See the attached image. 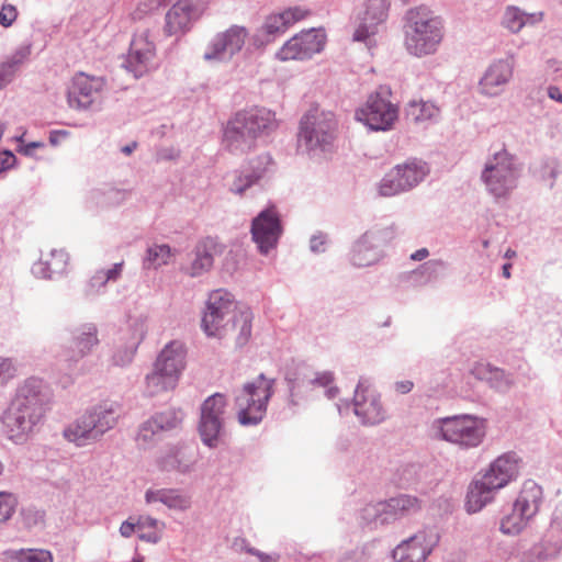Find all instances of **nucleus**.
I'll list each match as a JSON object with an SVG mask.
<instances>
[{
  "mask_svg": "<svg viewBox=\"0 0 562 562\" xmlns=\"http://www.w3.org/2000/svg\"><path fill=\"white\" fill-rule=\"evenodd\" d=\"M277 126L274 113L266 108L239 111L224 128L223 145L232 154H245L258 140L268 137Z\"/></svg>",
  "mask_w": 562,
  "mask_h": 562,
  "instance_id": "f257e3e1",
  "label": "nucleus"
},
{
  "mask_svg": "<svg viewBox=\"0 0 562 562\" xmlns=\"http://www.w3.org/2000/svg\"><path fill=\"white\" fill-rule=\"evenodd\" d=\"M404 47L414 57L435 54L445 35L440 16L429 8L419 5L407 10L403 16Z\"/></svg>",
  "mask_w": 562,
  "mask_h": 562,
  "instance_id": "f03ea898",
  "label": "nucleus"
},
{
  "mask_svg": "<svg viewBox=\"0 0 562 562\" xmlns=\"http://www.w3.org/2000/svg\"><path fill=\"white\" fill-rule=\"evenodd\" d=\"M518 462L519 458L515 452H506L495 459L482 479L470 485L467 495L468 512H480L492 502L495 492L516 480L519 474Z\"/></svg>",
  "mask_w": 562,
  "mask_h": 562,
  "instance_id": "7ed1b4c3",
  "label": "nucleus"
},
{
  "mask_svg": "<svg viewBox=\"0 0 562 562\" xmlns=\"http://www.w3.org/2000/svg\"><path fill=\"white\" fill-rule=\"evenodd\" d=\"M121 416L120 405L104 402L87 409L63 431L65 439L77 447H86L99 441L113 429Z\"/></svg>",
  "mask_w": 562,
  "mask_h": 562,
  "instance_id": "20e7f679",
  "label": "nucleus"
},
{
  "mask_svg": "<svg viewBox=\"0 0 562 562\" xmlns=\"http://www.w3.org/2000/svg\"><path fill=\"white\" fill-rule=\"evenodd\" d=\"M337 121L330 111L312 108L300 121L299 148L311 156L330 150L336 138Z\"/></svg>",
  "mask_w": 562,
  "mask_h": 562,
  "instance_id": "39448f33",
  "label": "nucleus"
},
{
  "mask_svg": "<svg viewBox=\"0 0 562 562\" xmlns=\"http://www.w3.org/2000/svg\"><path fill=\"white\" fill-rule=\"evenodd\" d=\"M486 420L471 414L437 418L431 424L434 436L463 449L479 447L486 434Z\"/></svg>",
  "mask_w": 562,
  "mask_h": 562,
  "instance_id": "423d86ee",
  "label": "nucleus"
},
{
  "mask_svg": "<svg viewBox=\"0 0 562 562\" xmlns=\"http://www.w3.org/2000/svg\"><path fill=\"white\" fill-rule=\"evenodd\" d=\"M274 379H268L260 373L254 381L245 383L236 391L235 406L241 426H257L262 422L274 393Z\"/></svg>",
  "mask_w": 562,
  "mask_h": 562,
  "instance_id": "0eeeda50",
  "label": "nucleus"
},
{
  "mask_svg": "<svg viewBox=\"0 0 562 562\" xmlns=\"http://www.w3.org/2000/svg\"><path fill=\"white\" fill-rule=\"evenodd\" d=\"M184 367V345L179 340L170 341L158 355L154 370L146 375V393L155 396L173 390Z\"/></svg>",
  "mask_w": 562,
  "mask_h": 562,
  "instance_id": "6e6552de",
  "label": "nucleus"
},
{
  "mask_svg": "<svg viewBox=\"0 0 562 562\" xmlns=\"http://www.w3.org/2000/svg\"><path fill=\"white\" fill-rule=\"evenodd\" d=\"M519 167L516 158L502 149L490 158L482 171L481 179L486 190L495 198H504L517 187Z\"/></svg>",
  "mask_w": 562,
  "mask_h": 562,
  "instance_id": "1a4fd4ad",
  "label": "nucleus"
},
{
  "mask_svg": "<svg viewBox=\"0 0 562 562\" xmlns=\"http://www.w3.org/2000/svg\"><path fill=\"white\" fill-rule=\"evenodd\" d=\"M391 90L382 86L371 93L366 103L355 112V119L369 131L386 132L392 130L398 117V108L390 100Z\"/></svg>",
  "mask_w": 562,
  "mask_h": 562,
  "instance_id": "9d476101",
  "label": "nucleus"
},
{
  "mask_svg": "<svg viewBox=\"0 0 562 562\" xmlns=\"http://www.w3.org/2000/svg\"><path fill=\"white\" fill-rule=\"evenodd\" d=\"M226 398L221 393L209 396L201 404L198 432L204 446L217 448L226 435Z\"/></svg>",
  "mask_w": 562,
  "mask_h": 562,
  "instance_id": "9b49d317",
  "label": "nucleus"
},
{
  "mask_svg": "<svg viewBox=\"0 0 562 562\" xmlns=\"http://www.w3.org/2000/svg\"><path fill=\"white\" fill-rule=\"evenodd\" d=\"M251 321L252 314L248 310L232 315L229 312L207 308V306H205L201 327L209 337H223L227 331L229 322H233V327L239 328L238 335L236 337V345L238 347H243L250 338Z\"/></svg>",
  "mask_w": 562,
  "mask_h": 562,
  "instance_id": "f8f14e48",
  "label": "nucleus"
},
{
  "mask_svg": "<svg viewBox=\"0 0 562 562\" xmlns=\"http://www.w3.org/2000/svg\"><path fill=\"white\" fill-rule=\"evenodd\" d=\"M429 173L426 162L412 159L402 165H396L381 179L379 193L382 196H394L418 186Z\"/></svg>",
  "mask_w": 562,
  "mask_h": 562,
  "instance_id": "ddd939ff",
  "label": "nucleus"
},
{
  "mask_svg": "<svg viewBox=\"0 0 562 562\" xmlns=\"http://www.w3.org/2000/svg\"><path fill=\"white\" fill-rule=\"evenodd\" d=\"M351 404L355 415L363 425L374 426L386 419V411L381 403L380 395L369 390L366 379L359 380ZM336 406L339 414L342 415L344 409H348L350 403L340 401Z\"/></svg>",
  "mask_w": 562,
  "mask_h": 562,
  "instance_id": "4468645a",
  "label": "nucleus"
},
{
  "mask_svg": "<svg viewBox=\"0 0 562 562\" xmlns=\"http://www.w3.org/2000/svg\"><path fill=\"white\" fill-rule=\"evenodd\" d=\"M250 233L261 255H268L277 247L283 227L274 205L263 209L252 218Z\"/></svg>",
  "mask_w": 562,
  "mask_h": 562,
  "instance_id": "2eb2a0df",
  "label": "nucleus"
},
{
  "mask_svg": "<svg viewBox=\"0 0 562 562\" xmlns=\"http://www.w3.org/2000/svg\"><path fill=\"white\" fill-rule=\"evenodd\" d=\"M245 26L232 25L224 32H218L209 42L203 58L206 61L228 63L238 54L248 37Z\"/></svg>",
  "mask_w": 562,
  "mask_h": 562,
  "instance_id": "dca6fc26",
  "label": "nucleus"
},
{
  "mask_svg": "<svg viewBox=\"0 0 562 562\" xmlns=\"http://www.w3.org/2000/svg\"><path fill=\"white\" fill-rule=\"evenodd\" d=\"M420 509V501L413 495L400 494L385 502L368 505L363 509L364 518H372L375 524H389L401 517L412 515Z\"/></svg>",
  "mask_w": 562,
  "mask_h": 562,
  "instance_id": "f3484780",
  "label": "nucleus"
},
{
  "mask_svg": "<svg viewBox=\"0 0 562 562\" xmlns=\"http://www.w3.org/2000/svg\"><path fill=\"white\" fill-rule=\"evenodd\" d=\"M440 536L435 528H425L406 540L394 550V562H425L439 543Z\"/></svg>",
  "mask_w": 562,
  "mask_h": 562,
  "instance_id": "a211bd4d",
  "label": "nucleus"
},
{
  "mask_svg": "<svg viewBox=\"0 0 562 562\" xmlns=\"http://www.w3.org/2000/svg\"><path fill=\"white\" fill-rule=\"evenodd\" d=\"M326 35L322 29L303 31L289 41L277 53L280 60H304L323 50Z\"/></svg>",
  "mask_w": 562,
  "mask_h": 562,
  "instance_id": "6ab92c4d",
  "label": "nucleus"
},
{
  "mask_svg": "<svg viewBox=\"0 0 562 562\" xmlns=\"http://www.w3.org/2000/svg\"><path fill=\"white\" fill-rule=\"evenodd\" d=\"M41 416L11 402L1 420L4 436L15 445L27 441L30 434L41 420Z\"/></svg>",
  "mask_w": 562,
  "mask_h": 562,
  "instance_id": "aec40b11",
  "label": "nucleus"
},
{
  "mask_svg": "<svg viewBox=\"0 0 562 562\" xmlns=\"http://www.w3.org/2000/svg\"><path fill=\"white\" fill-rule=\"evenodd\" d=\"M562 550V504H559L543 539L524 552L525 562L544 561L555 558Z\"/></svg>",
  "mask_w": 562,
  "mask_h": 562,
  "instance_id": "412c9836",
  "label": "nucleus"
},
{
  "mask_svg": "<svg viewBox=\"0 0 562 562\" xmlns=\"http://www.w3.org/2000/svg\"><path fill=\"white\" fill-rule=\"evenodd\" d=\"M103 88L104 80L101 77L83 72L76 75L67 92L69 106L77 110L92 109L99 101Z\"/></svg>",
  "mask_w": 562,
  "mask_h": 562,
  "instance_id": "4be33fe9",
  "label": "nucleus"
},
{
  "mask_svg": "<svg viewBox=\"0 0 562 562\" xmlns=\"http://www.w3.org/2000/svg\"><path fill=\"white\" fill-rule=\"evenodd\" d=\"M72 347H66L58 356L67 369L74 368L99 344L98 329L92 323L82 324L70 331Z\"/></svg>",
  "mask_w": 562,
  "mask_h": 562,
  "instance_id": "5701e85b",
  "label": "nucleus"
},
{
  "mask_svg": "<svg viewBox=\"0 0 562 562\" xmlns=\"http://www.w3.org/2000/svg\"><path fill=\"white\" fill-rule=\"evenodd\" d=\"M50 401V391L44 380L35 376L27 378L16 389L12 403L43 417L45 407Z\"/></svg>",
  "mask_w": 562,
  "mask_h": 562,
  "instance_id": "b1692460",
  "label": "nucleus"
},
{
  "mask_svg": "<svg viewBox=\"0 0 562 562\" xmlns=\"http://www.w3.org/2000/svg\"><path fill=\"white\" fill-rule=\"evenodd\" d=\"M306 13L302 8L294 7L267 16L263 25L255 35V45L262 46L272 42L276 36L284 33L293 23L304 19Z\"/></svg>",
  "mask_w": 562,
  "mask_h": 562,
  "instance_id": "393cba45",
  "label": "nucleus"
},
{
  "mask_svg": "<svg viewBox=\"0 0 562 562\" xmlns=\"http://www.w3.org/2000/svg\"><path fill=\"white\" fill-rule=\"evenodd\" d=\"M154 57L155 45L144 32L132 40L124 66L135 78H139L149 70Z\"/></svg>",
  "mask_w": 562,
  "mask_h": 562,
  "instance_id": "a878e982",
  "label": "nucleus"
},
{
  "mask_svg": "<svg viewBox=\"0 0 562 562\" xmlns=\"http://www.w3.org/2000/svg\"><path fill=\"white\" fill-rule=\"evenodd\" d=\"M381 234L379 231L364 232L353 244L350 250V262L358 268L375 265L383 254L380 248Z\"/></svg>",
  "mask_w": 562,
  "mask_h": 562,
  "instance_id": "bb28decb",
  "label": "nucleus"
},
{
  "mask_svg": "<svg viewBox=\"0 0 562 562\" xmlns=\"http://www.w3.org/2000/svg\"><path fill=\"white\" fill-rule=\"evenodd\" d=\"M199 16V8L191 0H180L168 10L165 31L168 35L184 34Z\"/></svg>",
  "mask_w": 562,
  "mask_h": 562,
  "instance_id": "cd10ccee",
  "label": "nucleus"
},
{
  "mask_svg": "<svg viewBox=\"0 0 562 562\" xmlns=\"http://www.w3.org/2000/svg\"><path fill=\"white\" fill-rule=\"evenodd\" d=\"M284 380L288 385V405L296 407L312 390V369L301 362L286 369Z\"/></svg>",
  "mask_w": 562,
  "mask_h": 562,
  "instance_id": "c85d7f7f",
  "label": "nucleus"
},
{
  "mask_svg": "<svg viewBox=\"0 0 562 562\" xmlns=\"http://www.w3.org/2000/svg\"><path fill=\"white\" fill-rule=\"evenodd\" d=\"M183 413L176 409H167L154 415L144 422L138 429L137 441L140 445H149L160 431L176 428L182 420Z\"/></svg>",
  "mask_w": 562,
  "mask_h": 562,
  "instance_id": "c756f323",
  "label": "nucleus"
},
{
  "mask_svg": "<svg viewBox=\"0 0 562 562\" xmlns=\"http://www.w3.org/2000/svg\"><path fill=\"white\" fill-rule=\"evenodd\" d=\"M273 160L269 154H261L248 162L238 176H236L231 190L234 193L243 194L248 188L258 183L267 173L272 170Z\"/></svg>",
  "mask_w": 562,
  "mask_h": 562,
  "instance_id": "7c9ffc66",
  "label": "nucleus"
},
{
  "mask_svg": "<svg viewBox=\"0 0 562 562\" xmlns=\"http://www.w3.org/2000/svg\"><path fill=\"white\" fill-rule=\"evenodd\" d=\"M513 69L514 64L510 59L494 61L480 80L481 92L488 97L498 95L512 79Z\"/></svg>",
  "mask_w": 562,
  "mask_h": 562,
  "instance_id": "2f4dec72",
  "label": "nucleus"
},
{
  "mask_svg": "<svg viewBox=\"0 0 562 562\" xmlns=\"http://www.w3.org/2000/svg\"><path fill=\"white\" fill-rule=\"evenodd\" d=\"M389 8V0H368L364 15L353 33V40L366 42L370 36L374 35L378 25L386 20Z\"/></svg>",
  "mask_w": 562,
  "mask_h": 562,
  "instance_id": "473e14b6",
  "label": "nucleus"
},
{
  "mask_svg": "<svg viewBox=\"0 0 562 562\" xmlns=\"http://www.w3.org/2000/svg\"><path fill=\"white\" fill-rule=\"evenodd\" d=\"M68 259L64 250L52 249L46 256L42 255L32 266V274L44 280L61 277L66 272Z\"/></svg>",
  "mask_w": 562,
  "mask_h": 562,
  "instance_id": "72a5a7b5",
  "label": "nucleus"
},
{
  "mask_svg": "<svg viewBox=\"0 0 562 562\" xmlns=\"http://www.w3.org/2000/svg\"><path fill=\"white\" fill-rule=\"evenodd\" d=\"M198 451L192 447H177L169 450L159 461L164 471H177L181 474H190L198 462Z\"/></svg>",
  "mask_w": 562,
  "mask_h": 562,
  "instance_id": "f704fd0d",
  "label": "nucleus"
},
{
  "mask_svg": "<svg viewBox=\"0 0 562 562\" xmlns=\"http://www.w3.org/2000/svg\"><path fill=\"white\" fill-rule=\"evenodd\" d=\"M543 502L542 488L532 480L524 483L515 503V510H520L525 518L532 519L539 512Z\"/></svg>",
  "mask_w": 562,
  "mask_h": 562,
  "instance_id": "c9c22d12",
  "label": "nucleus"
},
{
  "mask_svg": "<svg viewBox=\"0 0 562 562\" xmlns=\"http://www.w3.org/2000/svg\"><path fill=\"white\" fill-rule=\"evenodd\" d=\"M215 248L216 244L213 238L206 237L200 240L192 251L193 257L186 270L187 273L196 278L210 271L214 263Z\"/></svg>",
  "mask_w": 562,
  "mask_h": 562,
  "instance_id": "e433bc0d",
  "label": "nucleus"
},
{
  "mask_svg": "<svg viewBox=\"0 0 562 562\" xmlns=\"http://www.w3.org/2000/svg\"><path fill=\"white\" fill-rule=\"evenodd\" d=\"M145 501L147 504L159 502L175 510H187L191 506V497L179 488H149L145 493Z\"/></svg>",
  "mask_w": 562,
  "mask_h": 562,
  "instance_id": "4c0bfd02",
  "label": "nucleus"
},
{
  "mask_svg": "<svg viewBox=\"0 0 562 562\" xmlns=\"http://www.w3.org/2000/svg\"><path fill=\"white\" fill-rule=\"evenodd\" d=\"M472 373L476 379L486 382L493 390L502 394L509 392L514 386V379L510 373L491 364H479Z\"/></svg>",
  "mask_w": 562,
  "mask_h": 562,
  "instance_id": "58836bf2",
  "label": "nucleus"
},
{
  "mask_svg": "<svg viewBox=\"0 0 562 562\" xmlns=\"http://www.w3.org/2000/svg\"><path fill=\"white\" fill-rule=\"evenodd\" d=\"M407 116L416 123L426 121H436L440 110L429 101H412L406 110Z\"/></svg>",
  "mask_w": 562,
  "mask_h": 562,
  "instance_id": "ea45409f",
  "label": "nucleus"
},
{
  "mask_svg": "<svg viewBox=\"0 0 562 562\" xmlns=\"http://www.w3.org/2000/svg\"><path fill=\"white\" fill-rule=\"evenodd\" d=\"M91 199L100 207L119 206L126 201L127 191L116 188L97 189L91 192Z\"/></svg>",
  "mask_w": 562,
  "mask_h": 562,
  "instance_id": "a19ab883",
  "label": "nucleus"
},
{
  "mask_svg": "<svg viewBox=\"0 0 562 562\" xmlns=\"http://www.w3.org/2000/svg\"><path fill=\"white\" fill-rule=\"evenodd\" d=\"M5 557L14 562H53L50 551L45 549L7 550Z\"/></svg>",
  "mask_w": 562,
  "mask_h": 562,
  "instance_id": "79ce46f5",
  "label": "nucleus"
},
{
  "mask_svg": "<svg viewBox=\"0 0 562 562\" xmlns=\"http://www.w3.org/2000/svg\"><path fill=\"white\" fill-rule=\"evenodd\" d=\"M171 256V248L166 245H153L147 248L146 255L143 259L144 269H157L168 263Z\"/></svg>",
  "mask_w": 562,
  "mask_h": 562,
  "instance_id": "37998d69",
  "label": "nucleus"
},
{
  "mask_svg": "<svg viewBox=\"0 0 562 562\" xmlns=\"http://www.w3.org/2000/svg\"><path fill=\"white\" fill-rule=\"evenodd\" d=\"M138 532V538L148 543H157L160 540V535L157 529L160 522L150 516H138L135 520Z\"/></svg>",
  "mask_w": 562,
  "mask_h": 562,
  "instance_id": "c03bdc74",
  "label": "nucleus"
},
{
  "mask_svg": "<svg viewBox=\"0 0 562 562\" xmlns=\"http://www.w3.org/2000/svg\"><path fill=\"white\" fill-rule=\"evenodd\" d=\"M530 520V518H525L520 515V510H515V506L513 505L512 513L501 519L499 530L504 535L516 536L525 529Z\"/></svg>",
  "mask_w": 562,
  "mask_h": 562,
  "instance_id": "a18cd8bd",
  "label": "nucleus"
},
{
  "mask_svg": "<svg viewBox=\"0 0 562 562\" xmlns=\"http://www.w3.org/2000/svg\"><path fill=\"white\" fill-rule=\"evenodd\" d=\"M124 262L114 263L112 268L108 270H99L97 271L89 281V286L91 290L99 291L101 288L105 286V284L110 281H116L123 269Z\"/></svg>",
  "mask_w": 562,
  "mask_h": 562,
  "instance_id": "49530a36",
  "label": "nucleus"
},
{
  "mask_svg": "<svg viewBox=\"0 0 562 562\" xmlns=\"http://www.w3.org/2000/svg\"><path fill=\"white\" fill-rule=\"evenodd\" d=\"M524 10L516 5L506 7L502 25L513 34L519 33L524 27Z\"/></svg>",
  "mask_w": 562,
  "mask_h": 562,
  "instance_id": "de8ad7c7",
  "label": "nucleus"
},
{
  "mask_svg": "<svg viewBox=\"0 0 562 562\" xmlns=\"http://www.w3.org/2000/svg\"><path fill=\"white\" fill-rule=\"evenodd\" d=\"M207 308L223 310L233 313V295L226 290L218 289L210 293L206 301Z\"/></svg>",
  "mask_w": 562,
  "mask_h": 562,
  "instance_id": "09e8293b",
  "label": "nucleus"
},
{
  "mask_svg": "<svg viewBox=\"0 0 562 562\" xmlns=\"http://www.w3.org/2000/svg\"><path fill=\"white\" fill-rule=\"evenodd\" d=\"M128 328L131 330L130 342H135V345H139L146 335V318L143 315L128 317L127 321Z\"/></svg>",
  "mask_w": 562,
  "mask_h": 562,
  "instance_id": "8fccbe9b",
  "label": "nucleus"
},
{
  "mask_svg": "<svg viewBox=\"0 0 562 562\" xmlns=\"http://www.w3.org/2000/svg\"><path fill=\"white\" fill-rule=\"evenodd\" d=\"M18 498L9 492H0V522L9 520L15 512Z\"/></svg>",
  "mask_w": 562,
  "mask_h": 562,
  "instance_id": "3c124183",
  "label": "nucleus"
},
{
  "mask_svg": "<svg viewBox=\"0 0 562 562\" xmlns=\"http://www.w3.org/2000/svg\"><path fill=\"white\" fill-rule=\"evenodd\" d=\"M18 374V362L13 358L0 357V386L7 385Z\"/></svg>",
  "mask_w": 562,
  "mask_h": 562,
  "instance_id": "603ef678",
  "label": "nucleus"
},
{
  "mask_svg": "<svg viewBox=\"0 0 562 562\" xmlns=\"http://www.w3.org/2000/svg\"><path fill=\"white\" fill-rule=\"evenodd\" d=\"M24 527L31 529L44 521L45 513L34 506L24 507L20 512Z\"/></svg>",
  "mask_w": 562,
  "mask_h": 562,
  "instance_id": "864d4df0",
  "label": "nucleus"
},
{
  "mask_svg": "<svg viewBox=\"0 0 562 562\" xmlns=\"http://www.w3.org/2000/svg\"><path fill=\"white\" fill-rule=\"evenodd\" d=\"M138 346L135 342H127L124 348L117 349L113 355V363L119 367H126L132 361Z\"/></svg>",
  "mask_w": 562,
  "mask_h": 562,
  "instance_id": "5fc2aeb1",
  "label": "nucleus"
},
{
  "mask_svg": "<svg viewBox=\"0 0 562 562\" xmlns=\"http://www.w3.org/2000/svg\"><path fill=\"white\" fill-rule=\"evenodd\" d=\"M31 55V45H22L20 46L13 55L7 60L8 64H11V66L16 70L18 67L29 58Z\"/></svg>",
  "mask_w": 562,
  "mask_h": 562,
  "instance_id": "6e6d98bb",
  "label": "nucleus"
},
{
  "mask_svg": "<svg viewBox=\"0 0 562 562\" xmlns=\"http://www.w3.org/2000/svg\"><path fill=\"white\" fill-rule=\"evenodd\" d=\"M18 16V11L12 4H3L0 10V25L9 27Z\"/></svg>",
  "mask_w": 562,
  "mask_h": 562,
  "instance_id": "4d7b16f0",
  "label": "nucleus"
},
{
  "mask_svg": "<svg viewBox=\"0 0 562 562\" xmlns=\"http://www.w3.org/2000/svg\"><path fill=\"white\" fill-rule=\"evenodd\" d=\"M327 235L324 233H317L312 235L310 238V249L314 254H322L326 250Z\"/></svg>",
  "mask_w": 562,
  "mask_h": 562,
  "instance_id": "13d9d810",
  "label": "nucleus"
},
{
  "mask_svg": "<svg viewBox=\"0 0 562 562\" xmlns=\"http://www.w3.org/2000/svg\"><path fill=\"white\" fill-rule=\"evenodd\" d=\"M446 265L441 260H429L422 266V270L424 273L428 276V278H436L441 271H443Z\"/></svg>",
  "mask_w": 562,
  "mask_h": 562,
  "instance_id": "bf43d9fd",
  "label": "nucleus"
},
{
  "mask_svg": "<svg viewBox=\"0 0 562 562\" xmlns=\"http://www.w3.org/2000/svg\"><path fill=\"white\" fill-rule=\"evenodd\" d=\"M334 381V373L330 371L324 372H314L312 370V387L313 386H323L326 387L331 384Z\"/></svg>",
  "mask_w": 562,
  "mask_h": 562,
  "instance_id": "052dcab7",
  "label": "nucleus"
},
{
  "mask_svg": "<svg viewBox=\"0 0 562 562\" xmlns=\"http://www.w3.org/2000/svg\"><path fill=\"white\" fill-rule=\"evenodd\" d=\"M15 69L7 61L0 64V89L9 85L15 75Z\"/></svg>",
  "mask_w": 562,
  "mask_h": 562,
  "instance_id": "680f3d73",
  "label": "nucleus"
},
{
  "mask_svg": "<svg viewBox=\"0 0 562 562\" xmlns=\"http://www.w3.org/2000/svg\"><path fill=\"white\" fill-rule=\"evenodd\" d=\"M558 167L559 165L555 159L548 158L543 161V172L548 173V178L551 180L550 187H553V183L559 175Z\"/></svg>",
  "mask_w": 562,
  "mask_h": 562,
  "instance_id": "e2e57ef3",
  "label": "nucleus"
},
{
  "mask_svg": "<svg viewBox=\"0 0 562 562\" xmlns=\"http://www.w3.org/2000/svg\"><path fill=\"white\" fill-rule=\"evenodd\" d=\"M15 161L16 157L11 150H2L0 153V173L12 168Z\"/></svg>",
  "mask_w": 562,
  "mask_h": 562,
  "instance_id": "0e129e2a",
  "label": "nucleus"
},
{
  "mask_svg": "<svg viewBox=\"0 0 562 562\" xmlns=\"http://www.w3.org/2000/svg\"><path fill=\"white\" fill-rule=\"evenodd\" d=\"M544 19L543 11H537L532 13L524 12V27L525 26H535L538 23L542 22Z\"/></svg>",
  "mask_w": 562,
  "mask_h": 562,
  "instance_id": "69168bd1",
  "label": "nucleus"
},
{
  "mask_svg": "<svg viewBox=\"0 0 562 562\" xmlns=\"http://www.w3.org/2000/svg\"><path fill=\"white\" fill-rule=\"evenodd\" d=\"M136 518L130 517L127 520L123 521L120 527V533L124 538H130L135 531H137L135 525Z\"/></svg>",
  "mask_w": 562,
  "mask_h": 562,
  "instance_id": "338daca9",
  "label": "nucleus"
},
{
  "mask_svg": "<svg viewBox=\"0 0 562 562\" xmlns=\"http://www.w3.org/2000/svg\"><path fill=\"white\" fill-rule=\"evenodd\" d=\"M394 387L397 393L407 394L413 390L414 383L409 380L398 381L394 384Z\"/></svg>",
  "mask_w": 562,
  "mask_h": 562,
  "instance_id": "774afa93",
  "label": "nucleus"
}]
</instances>
